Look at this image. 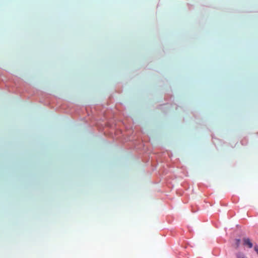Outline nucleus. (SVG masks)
Wrapping results in <instances>:
<instances>
[{"label":"nucleus","mask_w":258,"mask_h":258,"mask_svg":"<svg viewBox=\"0 0 258 258\" xmlns=\"http://www.w3.org/2000/svg\"><path fill=\"white\" fill-rule=\"evenodd\" d=\"M243 244L247 246L249 248H251L253 246L252 243L250 239L248 237H244L242 239Z\"/></svg>","instance_id":"1"},{"label":"nucleus","mask_w":258,"mask_h":258,"mask_svg":"<svg viewBox=\"0 0 258 258\" xmlns=\"http://www.w3.org/2000/svg\"><path fill=\"white\" fill-rule=\"evenodd\" d=\"M254 250L256 252V253L258 254V246L255 245L254 247Z\"/></svg>","instance_id":"3"},{"label":"nucleus","mask_w":258,"mask_h":258,"mask_svg":"<svg viewBox=\"0 0 258 258\" xmlns=\"http://www.w3.org/2000/svg\"><path fill=\"white\" fill-rule=\"evenodd\" d=\"M237 258H246L243 255H237Z\"/></svg>","instance_id":"4"},{"label":"nucleus","mask_w":258,"mask_h":258,"mask_svg":"<svg viewBox=\"0 0 258 258\" xmlns=\"http://www.w3.org/2000/svg\"><path fill=\"white\" fill-rule=\"evenodd\" d=\"M235 241H236L235 244H236V247L237 248L239 246L240 240L239 239H236L235 240Z\"/></svg>","instance_id":"2"}]
</instances>
